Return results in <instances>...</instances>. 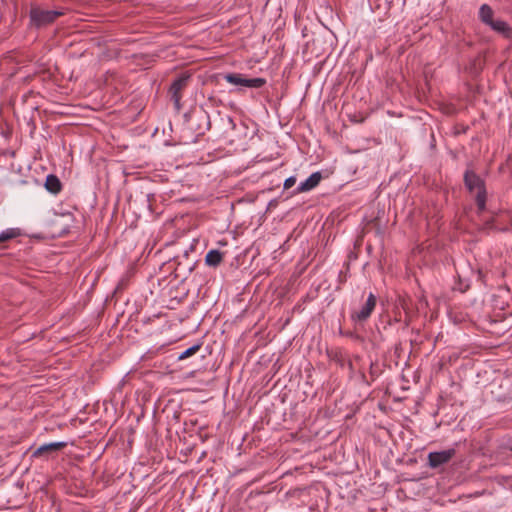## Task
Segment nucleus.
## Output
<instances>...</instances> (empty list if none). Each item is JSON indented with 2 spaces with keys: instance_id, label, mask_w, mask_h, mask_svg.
<instances>
[{
  "instance_id": "1",
  "label": "nucleus",
  "mask_w": 512,
  "mask_h": 512,
  "mask_svg": "<svg viewBox=\"0 0 512 512\" xmlns=\"http://www.w3.org/2000/svg\"><path fill=\"white\" fill-rule=\"evenodd\" d=\"M463 182L467 191L475 197L478 214L483 213L487 201L485 180L469 165L463 174Z\"/></svg>"
},
{
  "instance_id": "2",
  "label": "nucleus",
  "mask_w": 512,
  "mask_h": 512,
  "mask_svg": "<svg viewBox=\"0 0 512 512\" xmlns=\"http://www.w3.org/2000/svg\"><path fill=\"white\" fill-rule=\"evenodd\" d=\"M64 15L60 10H45L37 5H32L29 11L30 25L39 29L53 24L57 18Z\"/></svg>"
},
{
  "instance_id": "3",
  "label": "nucleus",
  "mask_w": 512,
  "mask_h": 512,
  "mask_svg": "<svg viewBox=\"0 0 512 512\" xmlns=\"http://www.w3.org/2000/svg\"><path fill=\"white\" fill-rule=\"evenodd\" d=\"M191 77V73L183 72L179 76H177L170 85L168 94L177 112H180L183 107L181 103V100L183 98V91L187 88L188 83L191 80Z\"/></svg>"
},
{
  "instance_id": "4",
  "label": "nucleus",
  "mask_w": 512,
  "mask_h": 512,
  "mask_svg": "<svg viewBox=\"0 0 512 512\" xmlns=\"http://www.w3.org/2000/svg\"><path fill=\"white\" fill-rule=\"evenodd\" d=\"M223 78L230 84L240 87L261 88L266 84L264 78H246L241 73H226Z\"/></svg>"
},
{
  "instance_id": "5",
  "label": "nucleus",
  "mask_w": 512,
  "mask_h": 512,
  "mask_svg": "<svg viewBox=\"0 0 512 512\" xmlns=\"http://www.w3.org/2000/svg\"><path fill=\"white\" fill-rule=\"evenodd\" d=\"M377 303L374 293L370 292L365 304L357 311L351 313V320L355 323H364L371 316Z\"/></svg>"
},
{
  "instance_id": "6",
  "label": "nucleus",
  "mask_w": 512,
  "mask_h": 512,
  "mask_svg": "<svg viewBox=\"0 0 512 512\" xmlns=\"http://www.w3.org/2000/svg\"><path fill=\"white\" fill-rule=\"evenodd\" d=\"M456 455V450L450 448L442 451L430 452L428 454V466L432 469L447 464Z\"/></svg>"
},
{
  "instance_id": "7",
  "label": "nucleus",
  "mask_w": 512,
  "mask_h": 512,
  "mask_svg": "<svg viewBox=\"0 0 512 512\" xmlns=\"http://www.w3.org/2000/svg\"><path fill=\"white\" fill-rule=\"evenodd\" d=\"M383 371V364L378 360H374L370 362L368 376L362 369H359V374L363 383L371 385V383H373L383 373Z\"/></svg>"
},
{
  "instance_id": "8",
  "label": "nucleus",
  "mask_w": 512,
  "mask_h": 512,
  "mask_svg": "<svg viewBox=\"0 0 512 512\" xmlns=\"http://www.w3.org/2000/svg\"><path fill=\"white\" fill-rule=\"evenodd\" d=\"M321 179L322 175L320 172L312 173L305 181L301 182L297 186L296 190L294 191V194H299L314 189L319 184Z\"/></svg>"
},
{
  "instance_id": "9",
  "label": "nucleus",
  "mask_w": 512,
  "mask_h": 512,
  "mask_svg": "<svg viewBox=\"0 0 512 512\" xmlns=\"http://www.w3.org/2000/svg\"><path fill=\"white\" fill-rule=\"evenodd\" d=\"M67 446L66 442H52L38 447L32 454L33 457H41L45 454L59 451Z\"/></svg>"
},
{
  "instance_id": "10",
  "label": "nucleus",
  "mask_w": 512,
  "mask_h": 512,
  "mask_svg": "<svg viewBox=\"0 0 512 512\" xmlns=\"http://www.w3.org/2000/svg\"><path fill=\"white\" fill-rule=\"evenodd\" d=\"M44 186L48 192L55 195L62 190V183L59 180V178L54 174H49L46 177Z\"/></svg>"
},
{
  "instance_id": "11",
  "label": "nucleus",
  "mask_w": 512,
  "mask_h": 512,
  "mask_svg": "<svg viewBox=\"0 0 512 512\" xmlns=\"http://www.w3.org/2000/svg\"><path fill=\"white\" fill-rule=\"evenodd\" d=\"M224 254L217 249L210 250L205 257V263L210 267H217L223 261Z\"/></svg>"
},
{
  "instance_id": "12",
  "label": "nucleus",
  "mask_w": 512,
  "mask_h": 512,
  "mask_svg": "<svg viewBox=\"0 0 512 512\" xmlns=\"http://www.w3.org/2000/svg\"><path fill=\"white\" fill-rule=\"evenodd\" d=\"M492 30L504 35V36H509L511 34V28L510 26L508 25V23L504 20H493L489 25H488Z\"/></svg>"
},
{
  "instance_id": "13",
  "label": "nucleus",
  "mask_w": 512,
  "mask_h": 512,
  "mask_svg": "<svg viewBox=\"0 0 512 512\" xmlns=\"http://www.w3.org/2000/svg\"><path fill=\"white\" fill-rule=\"evenodd\" d=\"M493 14L494 12L488 4L481 5L479 9V19L482 23L489 25L494 20Z\"/></svg>"
},
{
  "instance_id": "14",
  "label": "nucleus",
  "mask_w": 512,
  "mask_h": 512,
  "mask_svg": "<svg viewBox=\"0 0 512 512\" xmlns=\"http://www.w3.org/2000/svg\"><path fill=\"white\" fill-rule=\"evenodd\" d=\"M21 235L19 228H8L0 233V243L17 238Z\"/></svg>"
},
{
  "instance_id": "15",
  "label": "nucleus",
  "mask_w": 512,
  "mask_h": 512,
  "mask_svg": "<svg viewBox=\"0 0 512 512\" xmlns=\"http://www.w3.org/2000/svg\"><path fill=\"white\" fill-rule=\"evenodd\" d=\"M201 348V344H195L191 347H189L188 349H186L185 351H183L179 356H178V360H183V359H186L192 355H194L195 353H197Z\"/></svg>"
},
{
  "instance_id": "16",
  "label": "nucleus",
  "mask_w": 512,
  "mask_h": 512,
  "mask_svg": "<svg viewBox=\"0 0 512 512\" xmlns=\"http://www.w3.org/2000/svg\"><path fill=\"white\" fill-rule=\"evenodd\" d=\"M331 358L341 367H344L349 359L341 351L333 352Z\"/></svg>"
},
{
  "instance_id": "17",
  "label": "nucleus",
  "mask_w": 512,
  "mask_h": 512,
  "mask_svg": "<svg viewBox=\"0 0 512 512\" xmlns=\"http://www.w3.org/2000/svg\"><path fill=\"white\" fill-rule=\"evenodd\" d=\"M353 361L355 362H360L361 361V357L359 355H355L353 357V360L352 359H348L347 360V363L345 366H347L348 370H349V373H350V378L353 377L354 373H355V367H354V364H353Z\"/></svg>"
},
{
  "instance_id": "18",
  "label": "nucleus",
  "mask_w": 512,
  "mask_h": 512,
  "mask_svg": "<svg viewBox=\"0 0 512 512\" xmlns=\"http://www.w3.org/2000/svg\"><path fill=\"white\" fill-rule=\"evenodd\" d=\"M296 183V177L295 176H290L288 177L285 181H284V189H290L291 187H293Z\"/></svg>"
},
{
  "instance_id": "19",
  "label": "nucleus",
  "mask_w": 512,
  "mask_h": 512,
  "mask_svg": "<svg viewBox=\"0 0 512 512\" xmlns=\"http://www.w3.org/2000/svg\"><path fill=\"white\" fill-rule=\"evenodd\" d=\"M493 222H494V219H492L491 221H490V220H487V221H486V225H487V227H489V228H494Z\"/></svg>"
}]
</instances>
